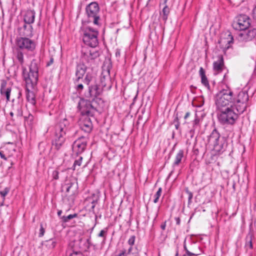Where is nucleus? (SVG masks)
<instances>
[{"label":"nucleus","mask_w":256,"mask_h":256,"mask_svg":"<svg viewBox=\"0 0 256 256\" xmlns=\"http://www.w3.org/2000/svg\"><path fill=\"white\" fill-rule=\"evenodd\" d=\"M102 91L97 84L89 86L83 94L84 98H81L78 102V108L82 116H93L96 111L93 102L100 96Z\"/></svg>","instance_id":"nucleus-1"},{"label":"nucleus","mask_w":256,"mask_h":256,"mask_svg":"<svg viewBox=\"0 0 256 256\" xmlns=\"http://www.w3.org/2000/svg\"><path fill=\"white\" fill-rule=\"evenodd\" d=\"M72 128L70 126L69 122L66 118L54 126V137L52 140V146L58 150L65 142L66 136H70V131Z\"/></svg>","instance_id":"nucleus-2"},{"label":"nucleus","mask_w":256,"mask_h":256,"mask_svg":"<svg viewBox=\"0 0 256 256\" xmlns=\"http://www.w3.org/2000/svg\"><path fill=\"white\" fill-rule=\"evenodd\" d=\"M30 38L27 37H17L16 39V50L15 54L17 60L21 64H23L24 62L22 51L32 52L36 49V42Z\"/></svg>","instance_id":"nucleus-3"},{"label":"nucleus","mask_w":256,"mask_h":256,"mask_svg":"<svg viewBox=\"0 0 256 256\" xmlns=\"http://www.w3.org/2000/svg\"><path fill=\"white\" fill-rule=\"evenodd\" d=\"M215 104L218 111L234 106V98L233 97L232 92L229 88L220 91L216 96Z\"/></svg>","instance_id":"nucleus-4"},{"label":"nucleus","mask_w":256,"mask_h":256,"mask_svg":"<svg viewBox=\"0 0 256 256\" xmlns=\"http://www.w3.org/2000/svg\"><path fill=\"white\" fill-rule=\"evenodd\" d=\"M235 106L218 111L217 116L218 122L222 124H234L239 116L242 112L237 110Z\"/></svg>","instance_id":"nucleus-5"},{"label":"nucleus","mask_w":256,"mask_h":256,"mask_svg":"<svg viewBox=\"0 0 256 256\" xmlns=\"http://www.w3.org/2000/svg\"><path fill=\"white\" fill-rule=\"evenodd\" d=\"M22 76L26 82V86H37L38 79V62L33 60L29 66V72L26 68H23Z\"/></svg>","instance_id":"nucleus-6"},{"label":"nucleus","mask_w":256,"mask_h":256,"mask_svg":"<svg viewBox=\"0 0 256 256\" xmlns=\"http://www.w3.org/2000/svg\"><path fill=\"white\" fill-rule=\"evenodd\" d=\"M86 12L88 22H93L94 25L101 26L100 10L98 4L96 2H92L86 6Z\"/></svg>","instance_id":"nucleus-7"},{"label":"nucleus","mask_w":256,"mask_h":256,"mask_svg":"<svg viewBox=\"0 0 256 256\" xmlns=\"http://www.w3.org/2000/svg\"><path fill=\"white\" fill-rule=\"evenodd\" d=\"M82 40L84 42L92 48H95L98 44V30L93 28L86 26L83 30Z\"/></svg>","instance_id":"nucleus-8"},{"label":"nucleus","mask_w":256,"mask_h":256,"mask_svg":"<svg viewBox=\"0 0 256 256\" xmlns=\"http://www.w3.org/2000/svg\"><path fill=\"white\" fill-rule=\"evenodd\" d=\"M248 99L249 96L246 90L240 92L236 98H234V106L240 112H244L246 110Z\"/></svg>","instance_id":"nucleus-9"},{"label":"nucleus","mask_w":256,"mask_h":256,"mask_svg":"<svg viewBox=\"0 0 256 256\" xmlns=\"http://www.w3.org/2000/svg\"><path fill=\"white\" fill-rule=\"evenodd\" d=\"M250 19L245 14H240L236 16L232 22L233 28L238 30H245L250 26Z\"/></svg>","instance_id":"nucleus-10"},{"label":"nucleus","mask_w":256,"mask_h":256,"mask_svg":"<svg viewBox=\"0 0 256 256\" xmlns=\"http://www.w3.org/2000/svg\"><path fill=\"white\" fill-rule=\"evenodd\" d=\"M88 140L87 136H81L74 141L72 149L76 154L82 153L86 149Z\"/></svg>","instance_id":"nucleus-11"},{"label":"nucleus","mask_w":256,"mask_h":256,"mask_svg":"<svg viewBox=\"0 0 256 256\" xmlns=\"http://www.w3.org/2000/svg\"><path fill=\"white\" fill-rule=\"evenodd\" d=\"M233 37L230 33L226 34L221 36L218 40V44L220 48L225 52L233 43Z\"/></svg>","instance_id":"nucleus-12"},{"label":"nucleus","mask_w":256,"mask_h":256,"mask_svg":"<svg viewBox=\"0 0 256 256\" xmlns=\"http://www.w3.org/2000/svg\"><path fill=\"white\" fill-rule=\"evenodd\" d=\"M99 56L98 51L94 50H86L82 51V58L88 64H91L94 60Z\"/></svg>","instance_id":"nucleus-13"},{"label":"nucleus","mask_w":256,"mask_h":256,"mask_svg":"<svg viewBox=\"0 0 256 256\" xmlns=\"http://www.w3.org/2000/svg\"><path fill=\"white\" fill-rule=\"evenodd\" d=\"M26 98L28 102L32 106L35 105L36 103V86H26Z\"/></svg>","instance_id":"nucleus-14"},{"label":"nucleus","mask_w":256,"mask_h":256,"mask_svg":"<svg viewBox=\"0 0 256 256\" xmlns=\"http://www.w3.org/2000/svg\"><path fill=\"white\" fill-rule=\"evenodd\" d=\"M20 37L32 38L33 36V28L31 24H24L18 28Z\"/></svg>","instance_id":"nucleus-15"},{"label":"nucleus","mask_w":256,"mask_h":256,"mask_svg":"<svg viewBox=\"0 0 256 256\" xmlns=\"http://www.w3.org/2000/svg\"><path fill=\"white\" fill-rule=\"evenodd\" d=\"M79 124L82 130L86 133H90L92 130V124L89 116L82 118Z\"/></svg>","instance_id":"nucleus-16"},{"label":"nucleus","mask_w":256,"mask_h":256,"mask_svg":"<svg viewBox=\"0 0 256 256\" xmlns=\"http://www.w3.org/2000/svg\"><path fill=\"white\" fill-rule=\"evenodd\" d=\"M242 32L238 34L239 38L242 41H250L252 40L256 36V29L252 28L248 31L242 30Z\"/></svg>","instance_id":"nucleus-17"},{"label":"nucleus","mask_w":256,"mask_h":256,"mask_svg":"<svg viewBox=\"0 0 256 256\" xmlns=\"http://www.w3.org/2000/svg\"><path fill=\"white\" fill-rule=\"evenodd\" d=\"M75 244L76 245H78L81 250L87 251L91 246L90 236L86 239L82 237H79L78 240L75 241Z\"/></svg>","instance_id":"nucleus-18"},{"label":"nucleus","mask_w":256,"mask_h":256,"mask_svg":"<svg viewBox=\"0 0 256 256\" xmlns=\"http://www.w3.org/2000/svg\"><path fill=\"white\" fill-rule=\"evenodd\" d=\"M224 68V58L222 56L220 55L218 57V60L213 63V69L214 74H218L222 72Z\"/></svg>","instance_id":"nucleus-19"},{"label":"nucleus","mask_w":256,"mask_h":256,"mask_svg":"<svg viewBox=\"0 0 256 256\" xmlns=\"http://www.w3.org/2000/svg\"><path fill=\"white\" fill-rule=\"evenodd\" d=\"M7 82L6 80L2 81L0 84V93L2 96H5L6 98V102H8L10 101V96L12 91L10 87H7Z\"/></svg>","instance_id":"nucleus-20"},{"label":"nucleus","mask_w":256,"mask_h":256,"mask_svg":"<svg viewBox=\"0 0 256 256\" xmlns=\"http://www.w3.org/2000/svg\"><path fill=\"white\" fill-rule=\"evenodd\" d=\"M227 146V142L226 138L222 136L220 140L213 147V150L218 154L224 152Z\"/></svg>","instance_id":"nucleus-21"},{"label":"nucleus","mask_w":256,"mask_h":256,"mask_svg":"<svg viewBox=\"0 0 256 256\" xmlns=\"http://www.w3.org/2000/svg\"><path fill=\"white\" fill-rule=\"evenodd\" d=\"M136 240V236H132L128 241V244L130 245V247L126 250V249H123L120 252H124V256H138L136 254H134L132 252V246L134 244Z\"/></svg>","instance_id":"nucleus-22"},{"label":"nucleus","mask_w":256,"mask_h":256,"mask_svg":"<svg viewBox=\"0 0 256 256\" xmlns=\"http://www.w3.org/2000/svg\"><path fill=\"white\" fill-rule=\"evenodd\" d=\"M86 70V66L84 64H79L77 66L76 71V79L74 84L78 82L79 80L82 78Z\"/></svg>","instance_id":"nucleus-23"},{"label":"nucleus","mask_w":256,"mask_h":256,"mask_svg":"<svg viewBox=\"0 0 256 256\" xmlns=\"http://www.w3.org/2000/svg\"><path fill=\"white\" fill-rule=\"evenodd\" d=\"M36 12L34 10H28L24 16V20L25 24H31L34 22Z\"/></svg>","instance_id":"nucleus-24"},{"label":"nucleus","mask_w":256,"mask_h":256,"mask_svg":"<svg viewBox=\"0 0 256 256\" xmlns=\"http://www.w3.org/2000/svg\"><path fill=\"white\" fill-rule=\"evenodd\" d=\"M251 226L252 224L250 225V232L247 234L246 238L245 248L246 250H252L253 248L252 242L253 234L251 232Z\"/></svg>","instance_id":"nucleus-25"},{"label":"nucleus","mask_w":256,"mask_h":256,"mask_svg":"<svg viewBox=\"0 0 256 256\" xmlns=\"http://www.w3.org/2000/svg\"><path fill=\"white\" fill-rule=\"evenodd\" d=\"M200 76L201 78V82L202 83L206 88L210 91V86L208 83V81L206 78V76L205 74V71L204 69L200 67L199 71Z\"/></svg>","instance_id":"nucleus-26"},{"label":"nucleus","mask_w":256,"mask_h":256,"mask_svg":"<svg viewBox=\"0 0 256 256\" xmlns=\"http://www.w3.org/2000/svg\"><path fill=\"white\" fill-rule=\"evenodd\" d=\"M219 136H220V134L218 132V131L214 128L210 135L208 136V144L210 146H211L212 144H214V142L216 141V138H219Z\"/></svg>","instance_id":"nucleus-27"},{"label":"nucleus","mask_w":256,"mask_h":256,"mask_svg":"<svg viewBox=\"0 0 256 256\" xmlns=\"http://www.w3.org/2000/svg\"><path fill=\"white\" fill-rule=\"evenodd\" d=\"M184 152L183 150H178V152L176 156L175 160L172 164L173 167L177 166L180 164L184 156Z\"/></svg>","instance_id":"nucleus-28"},{"label":"nucleus","mask_w":256,"mask_h":256,"mask_svg":"<svg viewBox=\"0 0 256 256\" xmlns=\"http://www.w3.org/2000/svg\"><path fill=\"white\" fill-rule=\"evenodd\" d=\"M170 14V8L167 5L164 6L162 12L160 13L161 17L162 20L166 22Z\"/></svg>","instance_id":"nucleus-29"},{"label":"nucleus","mask_w":256,"mask_h":256,"mask_svg":"<svg viewBox=\"0 0 256 256\" xmlns=\"http://www.w3.org/2000/svg\"><path fill=\"white\" fill-rule=\"evenodd\" d=\"M108 228H105L101 230L100 233L98 234V236L102 238V244H104L106 242V236L108 234Z\"/></svg>","instance_id":"nucleus-30"},{"label":"nucleus","mask_w":256,"mask_h":256,"mask_svg":"<svg viewBox=\"0 0 256 256\" xmlns=\"http://www.w3.org/2000/svg\"><path fill=\"white\" fill-rule=\"evenodd\" d=\"M78 216V214L74 213V214H69L68 216H62L60 217V219L62 221L64 222H69L70 220L77 218Z\"/></svg>","instance_id":"nucleus-31"},{"label":"nucleus","mask_w":256,"mask_h":256,"mask_svg":"<svg viewBox=\"0 0 256 256\" xmlns=\"http://www.w3.org/2000/svg\"><path fill=\"white\" fill-rule=\"evenodd\" d=\"M92 78L93 77L92 74H90L89 72H88L84 80V82L87 85H89L90 82L92 80Z\"/></svg>","instance_id":"nucleus-32"},{"label":"nucleus","mask_w":256,"mask_h":256,"mask_svg":"<svg viewBox=\"0 0 256 256\" xmlns=\"http://www.w3.org/2000/svg\"><path fill=\"white\" fill-rule=\"evenodd\" d=\"M46 246H48L49 248H54L56 246V242L52 239H50L48 240H46Z\"/></svg>","instance_id":"nucleus-33"},{"label":"nucleus","mask_w":256,"mask_h":256,"mask_svg":"<svg viewBox=\"0 0 256 256\" xmlns=\"http://www.w3.org/2000/svg\"><path fill=\"white\" fill-rule=\"evenodd\" d=\"M162 192V188H160L156 192V194H154V203H157L158 201L159 198L160 196H161V194Z\"/></svg>","instance_id":"nucleus-34"},{"label":"nucleus","mask_w":256,"mask_h":256,"mask_svg":"<svg viewBox=\"0 0 256 256\" xmlns=\"http://www.w3.org/2000/svg\"><path fill=\"white\" fill-rule=\"evenodd\" d=\"M185 192L188 195V205H190L192 203V200L193 198L192 193L188 190V188L184 189Z\"/></svg>","instance_id":"nucleus-35"},{"label":"nucleus","mask_w":256,"mask_h":256,"mask_svg":"<svg viewBox=\"0 0 256 256\" xmlns=\"http://www.w3.org/2000/svg\"><path fill=\"white\" fill-rule=\"evenodd\" d=\"M75 84H76V91L78 92V94H80L83 96L84 94H82V90L84 89L83 84H78L77 85H76V83Z\"/></svg>","instance_id":"nucleus-36"},{"label":"nucleus","mask_w":256,"mask_h":256,"mask_svg":"<svg viewBox=\"0 0 256 256\" xmlns=\"http://www.w3.org/2000/svg\"><path fill=\"white\" fill-rule=\"evenodd\" d=\"M74 185V183L72 182H68L67 184H66L64 186L63 188H66V192L68 193L70 192V190L72 188V186Z\"/></svg>","instance_id":"nucleus-37"},{"label":"nucleus","mask_w":256,"mask_h":256,"mask_svg":"<svg viewBox=\"0 0 256 256\" xmlns=\"http://www.w3.org/2000/svg\"><path fill=\"white\" fill-rule=\"evenodd\" d=\"M184 250L186 251V253L183 254V256H196L198 255V254H194L190 252L187 248L186 245L184 246Z\"/></svg>","instance_id":"nucleus-38"},{"label":"nucleus","mask_w":256,"mask_h":256,"mask_svg":"<svg viewBox=\"0 0 256 256\" xmlns=\"http://www.w3.org/2000/svg\"><path fill=\"white\" fill-rule=\"evenodd\" d=\"M82 160V157L80 156V158L78 160H76L74 161V165H73V166L74 167V170L75 169L76 166H80L81 165Z\"/></svg>","instance_id":"nucleus-39"},{"label":"nucleus","mask_w":256,"mask_h":256,"mask_svg":"<svg viewBox=\"0 0 256 256\" xmlns=\"http://www.w3.org/2000/svg\"><path fill=\"white\" fill-rule=\"evenodd\" d=\"M10 191V188H5L3 190L0 191V194L1 196L4 198Z\"/></svg>","instance_id":"nucleus-40"},{"label":"nucleus","mask_w":256,"mask_h":256,"mask_svg":"<svg viewBox=\"0 0 256 256\" xmlns=\"http://www.w3.org/2000/svg\"><path fill=\"white\" fill-rule=\"evenodd\" d=\"M174 123L175 124V128L176 130H178L180 126V122H179L178 118L176 116L174 120Z\"/></svg>","instance_id":"nucleus-41"},{"label":"nucleus","mask_w":256,"mask_h":256,"mask_svg":"<svg viewBox=\"0 0 256 256\" xmlns=\"http://www.w3.org/2000/svg\"><path fill=\"white\" fill-rule=\"evenodd\" d=\"M45 232V230L42 226V224H40V232L38 234L39 237H42L44 236Z\"/></svg>","instance_id":"nucleus-42"},{"label":"nucleus","mask_w":256,"mask_h":256,"mask_svg":"<svg viewBox=\"0 0 256 256\" xmlns=\"http://www.w3.org/2000/svg\"><path fill=\"white\" fill-rule=\"evenodd\" d=\"M58 174H59V172L58 171L54 170L52 174L53 178L54 180H58V178H59Z\"/></svg>","instance_id":"nucleus-43"},{"label":"nucleus","mask_w":256,"mask_h":256,"mask_svg":"<svg viewBox=\"0 0 256 256\" xmlns=\"http://www.w3.org/2000/svg\"><path fill=\"white\" fill-rule=\"evenodd\" d=\"M69 256H84V255L80 252H76L71 254Z\"/></svg>","instance_id":"nucleus-44"},{"label":"nucleus","mask_w":256,"mask_h":256,"mask_svg":"<svg viewBox=\"0 0 256 256\" xmlns=\"http://www.w3.org/2000/svg\"><path fill=\"white\" fill-rule=\"evenodd\" d=\"M105 79H106L105 76H103V78H101L102 85V86L104 88L106 86V84L104 82Z\"/></svg>","instance_id":"nucleus-45"},{"label":"nucleus","mask_w":256,"mask_h":256,"mask_svg":"<svg viewBox=\"0 0 256 256\" xmlns=\"http://www.w3.org/2000/svg\"><path fill=\"white\" fill-rule=\"evenodd\" d=\"M222 136H219V138H216V141L214 142V144H212L210 146H212V148L216 144L217 142H218L220 140Z\"/></svg>","instance_id":"nucleus-46"},{"label":"nucleus","mask_w":256,"mask_h":256,"mask_svg":"<svg viewBox=\"0 0 256 256\" xmlns=\"http://www.w3.org/2000/svg\"><path fill=\"white\" fill-rule=\"evenodd\" d=\"M199 122H200V119L198 118H196L194 120V124L195 126L198 125L199 124Z\"/></svg>","instance_id":"nucleus-47"},{"label":"nucleus","mask_w":256,"mask_h":256,"mask_svg":"<svg viewBox=\"0 0 256 256\" xmlns=\"http://www.w3.org/2000/svg\"><path fill=\"white\" fill-rule=\"evenodd\" d=\"M0 156L2 158L4 159V160H7L6 156L5 155L3 154L2 152H0Z\"/></svg>","instance_id":"nucleus-48"},{"label":"nucleus","mask_w":256,"mask_h":256,"mask_svg":"<svg viewBox=\"0 0 256 256\" xmlns=\"http://www.w3.org/2000/svg\"><path fill=\"white\" fill-rule=\"evenodd\" d=\"M253 17H254V18L256 20V6L254 8V10H253Z\"/></svg>","instance_id":"nucleus-49"},{"label":"nucleus","mask_w":256,"mask_h":256,"mask_svg":"<svg viewBox=\"0 0 256 256\" xmlns=\"http://www.w3.org/2000/svg\"><path fill=\"white\" fill-rule=\"evenodd\" d=\"M175 220H176V224L179 225L180 224V218H178V217L175 218Z\"/></svg>","instance_id":"nucleus-50"},{"label":"nucleus","mask_w":256,"mask_h":256,"mask_svg":"<svg viewBox=\"0 0 256 256\" xmlns=\"http://www.w3.org/2000/svg\"><path fill=\"white\" fill-rule=\"evenodd\" d=\"M54 62V59L52 58H51L50 60L46 64V66H50V64H52Z\"/></svg>","instance_id":"nucleus-51"},{"label":"nucleus","mask_w":256,"mask_h":256,"mask_svg":"<svg viewBox=\"0 0 256 256\" xmlns=\"http://www.w3.org/2000/svg\"><path fill=\"white\" fill-rule=\"evenodd\" d=\"M166 222H164V223L162 224L160 226V228H161L162 230H164L166 229Z\"/></svg>","instance_id":"nucleus-52"},{"label":"nucleus","mask_w":256,"mask_h":256,"mask_svg":"<svg viewBox=\"0 0 256 256\" xmlns=\"http://www.w3.org/2000/svg\"><path fill=\"white\" fill-rule=\"evenodd\" d=\"M18 98H20V96H22V92L20 89H18Z\"/></svg>","instance_id":"nucleus-53"},{"label":"nucleus","mask_w":256,"mask_h":256,"mask_svg":"<svg viewBox=\"0 0 256 256\" xmlns=\"http://www.w3.org/2000/svg\"><path fill=\"white\" fill-rule=\"evenodd\" d=\"M190 112H187L184 116V118L186 119L190 116Z\"/></svg>","instance_id":"nucleus-54"},{"label":"nucleus","mask_w":256,"mask_h":256,"mask_svg":"<svg viewBox=\"0 0 256 256\" xmlns=\"http://www.w3.org/2000/svg\"><path fill=\"white\" fill-rule=\"evenodd\" d=\"M62 210H58V216L59 217H60H60L62 216H61V214H62Z\"/></svg>","instance_id":"nucleus-55"},{"label":"nucleus","mask_w":256,"mask_h":256,"mask_svg":"<svg viewBox=\"0 0 256 256\" xmlns=\"http://www.w3.org/2000/svg\"><path fill=\"white\" fill-rule=\"evenodd\" d=\"M162 0V4H163L164 6L167 5L166 2H167L168 0Z\"/></svg>","instance_id":"nucleus-56"},{"label":"nucleus","mask_w":256,"mask_h":256,"mask_svg":"<svg viewBox=\"0 0 256 256\" xmlns=\"http://www.w3.org/2000/svg\"><path fill=\"white\" fill-rule=\"evenodd\" d=\"M92 210H94V207H95V206H96V205H95V201H94H94L92 202Z\"/></svg>","instance_id":"nucleus-57"},{"label":"nucleus","mask_w":256,"mask_h":256,"mask_svg":"<svg viewBox=\"0 0 256 256\" xmlns=\"http://www.w3.org/2000/svg\"><path fill=\"white\" fill-rule=\"evenodd\" d=\"M10 115L11 116H14V113L13 112H11L10 113Z\"/></svg>","instance_id":"nucleus-58"},{"label":"nucleus","mask_w":256,"mask_h":256,"mask_svg":"<svg viewBox=\"0 0 256 256\" xmlns=\"http://www.w3.org/2000/svg\"><path fill=\"white\" fill-rule=\"evenodd\" d=\"M111 88V86H108V89L110 90Z\"/></svg>","instance_id":"nucleus-59"},{"label":"nucleus","mask_w":256,"mask_h":256,"mask_svg":"<svg viewBox=\"0 0 256 256\" xmlns=\"http://www.w3.org/2000/svg\"><path fill=\"white\" fill-rule=\"evenodd\" d=\"M178 256V252H177L176 254V256Z\"/></svg>","instance_id":"nucleus-60"},{"label":"nucleus","mask_w":256,"mask_h":256,"mask_svg":"<svg viewBox=\"0 0 256 256\" xmlns=\"http://www.w3.org/2000/svg\"><path fill=\"white\" fill-rule=\"evenodd\" d=\"M108 82H110L109 78H108Z\"/></svg>","instance_id":"nucleus-61"},{"label":"nucleus","mask_w":256,"mask_h":256,"mask_svg":"<svg viewBox=\"0 0 256 256\" xmlns=\"http://www.w3.org/2000/svg\"><path fill=\"white\" fill-rule=\"evenodd\" d=\"M94 227H93L92 228V230H94Z\"/></svg>","instance_id":"nucleus-62"},{"label":"nucleus","mask_w":256,"mask_h":256,"mask_svg":"<svg viewBox=\"0 0 256 256\" xmlns=\"http://www.w3.org/2000/svg\"><path fill=\"white\" fill-rule=\"evenodd\" d=\"M174 136V133L173 132V134H172V137Z\"/></svg>","instance_id":"nucleus-63"},{"label":"nucleus","mask_w":256,"mask_h":256,"mask_svg":"<svg viewBox=\"0 0 256 256\" xmlns=\"http://www.w3.org/2000/svg\"><path fill=\"white\" fill-rule=\"evenodd\" d=\"M172 172H173V171H171V172H170V174H172Z\"/></svg>","instance_id":"nucleus-64"}]
</instances>
